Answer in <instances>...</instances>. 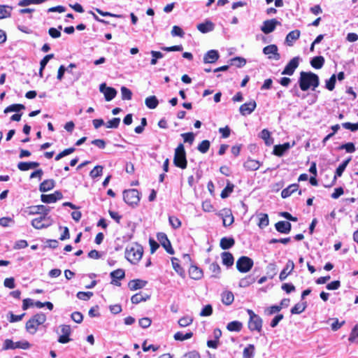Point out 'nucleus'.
<instances>
[{
  "instance_id": "63",
  "label": "nucleus",
  "mask_w": 358,
  "mask_h": 358,
  "mask_svg": "<svg viewBox=\"0 0 358 358\" xmlns=\"http://www.w3.org/2000/svg\"><path fill=\"white\" fill-rule=\"evenodd\" d=\"M120 122V119L119 117H114L112 120L108 121L106 122L107 128H117Z\"/></svg>"
},
{
  "instance_id": "48",
  "label": "nucleus",
  "mask_w": 358,
  "mask_h": 358,
  "mask_svg": "<svg viewBox=\"0 0 358 358\" xmlns=\"http://www.w3.org/2000/svg\"><path fill=\"white\" fill-rule=\"evenodd\" d=\"M350 161V158L348 159L347 160L344 161L341 164L338 166V167L336 169V174L334 178H336V177H340L342 176L343 171H345L346 166H348V163Z\"/></svg>"
},
{
  "instance_id": "60",
  "label": "nucleus",
  "mask_w": 358,
  "mask_h": 358,
  "mask_svg": "<svg viewBox=\"0 0 358 358\" xmlns=\"http://www.w3.org/2000/svg\"><path fill=\"white\" fill-rule=\"evenodd\" d=\"M150 54L152 57L150 61L151 65H155L157 62V59L163 57V54L158 51L152 50Z\"/></svg>"
},
{
  "instance_id": "56",
  "label": "nucleus",
  "mask_w": 358,
  "mask_h": 358,
  "mask_svg": "<svg viewBox=\"0 0 358 358\" xmlns=\"http://www.w3.org/2000/svg\"><path fill=\"white\" fill-rule=\"evenodd\" d=\"M336 80V76L335 74H333L329 80H326V88L329 91H332L335 87Z\"/></svg>"
},
{
  "instance_id": "22",
  "label": "nucleus",
  "mask_w": 358,
  "mask_h": 358,
  "mask_svg": "<svg viewBox=\"0 0 358 358\" xmlns=\"http://www.w3.org/2000/svg\"><path fill=\"white\" fill-rule=\"evenodd\" d=\"M148 282L141 279H135L130 280L128 283V287L130 290L135 291L145 287Z\"/></svg>"
},
{
  "instance_id": "32",
  "label": "nucleus",
  "mask_w": 358,
  "mask_h": 358,
  "mask_svg": "<svg viewBox=\"0 0 358 358\" xmlns=\"http://www.w3.org/2000/svg\"><path fill=\"white\" fill-rule=\"evenodd\" d=\"M150 298V296L147 294H143L142 292L137 293L133 295L131 298V301L133 303L137 304L141 301H145Z\"/></svg>"
},
{
  "instance_id": "31",
  "label": "nucleus",
  "mask_w": 358,
  "mask_h": 358,
  "mask_svg": "<svg viewBox=\"0 0 358 358\" xmlns=\"http://www.w3.org/2000/svg\"><path fill=\"white\" fill-rule=\"evenodd\" d=\"M257 217L259 219L258 226L261 229H264L269 224L268 216L266 213H258Z\"/></svg>"
},
{
  "instance_id": "14",
  "label": "nucleus",
  "mask_w": 358,
  "mask_h": 358,
  "mask_svg": "<svg viewBox=\"0 0 358 358\" xmlns=\"http://www.w3.org/2000/svg\"><path fill=\"white\" fill-rule=\"evenodd\" d=\"M279 24H280V22L276 19L265 20L261 27V31L265 34H270L273 32L275 30L276 26Z\"/></svg>"
},
{
  "instance_id": "8",
  "label": "nucleus",
  "mask_w": 358,
  "mask_h": 358,
  "mask_svg": "<svg viewBox=\"0 0 358 358\" xmlns=\"http://www.w3.org/2000/svg\"><path fill=\"white\" fill-rule=\"evenodd\" d=\"M31 344L27 341H21L17 342H13L10 339H6L3 343V350H14V349H23L27 350L30 348Z\"/></svg>"
},
{
  "instance_id": "10",
  "label": "nucleus",
  "mask_w": 358,
  "mask_h": 358,
  "mask_svg": "<svg viewBox=\"0 0 358 358\" xmlns=\"http://www.w3.org/2000/svg\"><path fill=\"white\" fill-rule=\"evenodd\" d=\"M263 53L267 56L270 60L278 61L281 57L278 52V48L276 45H268L263 48Z\"/></svg>"
},
{
  "instance_id": "37",
  "label": "nucleus",
  "mask_w": 358,
  "mask_h": 358,
  "mask_svg": "<svg viewBox=\"0 0 358 358\" xmlns=\"http://www.w3.org/2000/svg\"><path fill=\"white\" fill-rule=\"evenodd\" d=\"M12 11V7L0 5V20L9 17Z\"/></svg>"
},
{
  "instance_id": "20",
  "label": "nucleus",
  "mask_w": 358,
  "mask_h": 358,
  "mask_svg": "<svg viewBox=\"0 0 358 358\" xmlns=\"http://www.w3.org/2000/svg\"><path fill=\"white\" fill-rule=\"evenodd\" d=\"M295 144L294 141L291 145L289 143H285L282 145H277L274 146L273 154L276 156H282L283 154L288 150L291 147Z\"/></svg>"
},
{
  "instance_id": "46",
  "label": "nucleus",
  "mask_w": 358,
  "mask_h": 358,
  "mask_svg": "<svg viewBox=\"0 0 358 358\" xmlns=\"http://www.w3.org/2000/svg\"><path fill=\"white\" fill-rule=\"evenodd\" d=\"M306 308V303H298L292 309V314H300L305 310Z\"/></svg>"
},
{
  "instance_id": "4",
  "label": "nucleus",
  "mask_w": 358,
  "mask_h": 358,
  "mask_svg": "<svg viewBox=\"0 0 358 358\" xmlns=\"http://www.w3.org/2000/svg\"><path fill=\"white\" fill-rule=\"evenodd\" d=\"M186 153L182 144H180L175 150L173 164L182 169L187 167Z\"/></svg>"
},
{
  "instance_id": "5",
  "label": "nucleus",
  "mask_w": 358,
  "mask_h": 358,
  "mask_svg": "<svg viewBox=\"0 0 358 358\" xmlns=\"http://www.w3.org/2000/svg\"><path fill=\"white\" fill-rule=\"evenodd\" d=\"M53 220L50 216L41 214L39 217L33 219L31 221L32 227L36 229L48 228L51 226Z\"/></svg>"
},
{
  "instance_id": "53",
  "label": "nucleus",
  "mask_w": 358,
  "mask_h": 358,
  "mask_svg": "<svg viewBox=\"0 0 358 358\" xmlns=\"http://www.w3.org/2000/svg\"><path fill=\"white\" fill-rule=\"evenodd\" d=\"M103 166H96L90 173V176L92 178H97L102 175L103 173Z\"/></svg>"
},
{
  "instance_id": "24",
  "label": "nucleus",
  "mask_w": 358,
  "mask_h": 358,
  "mask_svg": "<svg viewBox=\"0 0 358 358\" xmlns=\"http://www.w3.org/2000/svg\"><path fill=\"white\" fill-rule=\"evenodd\" d=\"M214 27V24L212 22L207 20L203 23L197 24L196 28L200 32L206 34L213 31Z\"/></svg>"
},
{
  "instance_id": "45",
  "label": "nucleus",
  "mask_w": 358,
  "mask_h": 358,
  "mask_svg": "<svg viewBox=\"0 0 358 358\" xmlns=\"http://www.w3.org/2000/svg\"><path fill=\"white\" fill-rule=\"evenodd\" d=\"M234 185L229 181L227 182L226 187L221 192V197L225 199L233 192Z\"/></svg>"
},
{
  "instance_id": "25",
  "label": "nucleus",
  "mask_w": 358,
  "mask_h": 358,
  "mask_svg": "<svg viewBox=\"0 0 358 358\" xmlns=\"http://www.w3.org/2000/svg\"><path fill=\"white\" fill-rule=\"evenodd\" d=\"M301 32L296 29L290 31L286 36L285 42L289 46H292L294 42L300 37Z\"/></svg>"
},
{
  "instance_id": "18",
  "label": "nucleus",
  "mask_w": 358,
  "mask_h": 358,
  "mask_svg": "<svg viewBox=\"0 0 358 358\" xmlns=\"http://www.w3.org/2000/svg\"><path fill=\"white\" fill-rule=\"evenodd\" d=\"M125 273L123 269H117L110 273V277L112 278L111 284L115 285L116 286H120V282H118V280H122L124 278Z\"/></svg>"
},
{
  "instance_id": "41",
  "label": "nucleus",
  "mask_w": 358,
  "mask_h": 358,
  "mask_svg": "<svg viewBox=\"0 0 358 358\" xmlns=\"http://www.w3.org/2000/svg\"><path fill=\"white\" fill-rule=\"evenodd\" d=\"M277 265L275 263H270L266 267L267 277L272 279L277 274Z\"/></svg>"
},
{
  "instance_id": "40",
  "label": "nucleus",
  "mask_w": 358,
  "mask_h": 358,
  "mask_svg": "<svg viewBox=\"0 0 358 358\" xmlns=\"http://www.w3.org/2000/svg\"><path fill=\"white\" fill-rule=\"evenodd\" d=\"M222 263L223 264L230 266H232L234 264V257L233 255L229 253L224 252L222 254Z\"/></svg>"
},
{
  "instance_id": "54",
  "label": "nucleus",
  "mask_w": 358,
  "mask_h": 358,
  "mask_svg": "<svg viewBox=\"0 0 358 358\" xmlns=\"http://www.w3.org/2000/svg\"><path fill=\"white\" fill-rule=\"evenodd\" d=\"M231 62L232 65H234L238 68L242 67L245 65L246 60L240 57H236L231 59Z\"/></svg>"
},
{
  "instance_id": "50",
  "label": "nucleus",
  "mask_w": 358,
  "mask_h": 358,
  "mask_svg": "<svg viewBox=\"0 0 358 358\" xmlns=\"http://www.w3.org/2000/svg\"><path fill=\"white\" fill-rule=\"evenodd\" d=\"M193 322V318L190 316H184L178 320V324L181 327H186L190 325Z\"/></svg>"
},
{
  "instance_id": "26",
  "label": "nucleus",
  "mask_w": 358,
  "mask_h": 358,
  "mask_svg": "<svg viewBox=\"0 0 358 358\" xmlns=\"http://www.w3.org/2000/svg\"><path fill=\"white\" fill-rule=\"evenodd\" d=\"M39 166V163L35 162H20L17 164V168L22 171H25L29 169H35Z\"/></svg>"
},
{
  "instance_id": "11",
  "label": "nucleus",
  "mask_w": 358,
  "mask_h": 358,
  "mask_svg": "<svg viewBox=\"0 0 358 358\" xmlns=\"http://www.w3.org/2000/svg\"><path fill=\"white\" fill-rule=\"evenodd\" d=\"M218 215L222 217L223 225L224 227L230 226L234 221V217L232 215L231 210L228 208H224L218 213Z\"/></svg>"
},
{
  "instance_id": "34",
  "label": "nucleus",
  "mask_w": 358,
  "mask_h": 358,
  "mask_svg": "<svg viewBox=\"0 0 358 358\" xmlns=\"http://www.w3.org/2000/svg\"><path fill=\"white\" fill-rule=\"evenodd\" d=\"M299 185L297 184L290 185L287 188L284 189L281 192V196L282 198L289 197L292 193L297 191Z\"/></svg>"
},
{
  "instance_id": "1",
  "label": "nucleus",
  "mask_w": 358,
  "mask_h": 358,
  "mask_svg": "<svg viewBox=\"0 0 358 358\" xmlns=\"http://www.w3.org/2000/svg\"><path fill=\"white\" fill-rule=\"evenodd\" d=\"M319 85V77L312 72L302 71L300 73L299 86L301 90L306 91L310 87L315 90Z\"/></svg>"
},
{
  "instance_id": "33",
  "label": "nucleus",
  "mask_w": 358,
  "mask_h": 358,
  "mask_svg": "<svg viewBox=\"0 0 358 358\" xmlns=\"http://www.w3.org/2000/svg\"><path fill=\"white\" fill-rule=\"evenodd\" d=\"M145 106L150 109H155L159 104V101L155 96H150L145 100Z\"/></svg>"
},
{
  "instance_id": "29",
  "label": "nucleus",
  "mask_w": 358,
  "mask_h": 358,
  "mask_svg": "<svg viewBox=\"0 0 358 358\" xmlns=\"http://www.w3.org/2000/svg\"><path fill=\"white\" fill-rule=\"evenodd\" d=\"M55 187V181L52 179L45 180L41 183L39 190L42 192H48Z\"/></svg>"
},
{
  "instance_id": "30",
  "label": "nucleus",
  "mask_w": 358,
  "mask_h": 358,
  "mask_svg": "<svg viewBox=\"0 0 358 358\" xmlns=\"http://www.w3.org/2000/svg\"><path fill=\"white\" fill-rule=\"evenodd\" d=\"M234 300V294L230 291H224L222 294V301L227 306L231 305Z\"/></svg>"
},
{
  "instance_id": "43",
  "label": "nucleus",
  "mask_w": 358,
  "mask_h": 358,
  "mask_svg": "<svg viewBox=\"0 0 358 358\" xmlns=\"http://www.w3.org/2000/svg\"><path fill=\"white\" fill-rule=\"evenodd\" d=\"M25 108L24 106L20 103H15L10 105L4 109L5 113H8L10 112H18L21 110H24Z\"/></svg>"
},
{
  "instance_id": "61",
  "label": "nucleus",
  "mask_w": 358,
  "mask_h": 358,
  "mask_svg": "<svg viewBox=\"0 0 358 358\" xmlns=\"http://www.w3.org/2000/svg\"><path fill=\"white\" fill-rule=\"evenodd\" d=\"M169 221L173 229H178L181 226V221L177 217L170 216Z\"/></svg>"
},
{
  "instance_id": "27",
  "label": "nucleus",
  "mask_w": 358,
  "mask_h": 358,
  "mask_svg": "<svg viewBox=\"0 0 358 358\" xmlns=\"http://www.w3.org/2000/svg\"><path fill=\"white\" fill-rule=\"evenodd\" d=\"M244 167L248 171H256L260 166V163L259 161L248 159L247 161L243 164Z\"/></svg>"
},
{
  "instance_id": "2",
  "label": "nucleus",
  "mask_w": 358,
  "mask_h": 358,
  "mask_svg": "<svg viewBox=\"0 0 358 358\" xmlns=\"http://www.w3.org/2000/svg\"><path fill=\"white\" fill-rule=\"evenodd\" d=\"M143 254V247L136 243L129 244L125 249V257L133 264H136L141 259Z\"/></svg>"
},
{
  "instance_id": "6",
  "label": "nucleus",
  "mask_w": 358,
  "mask_h": 358,
  "mask_svg": "<svg viewBox=\"0 0 358 358\" xmlns=\"http://www.w3.org/2000/svg\"><path fill=\"white\" fill-rule=\"evenodd\" d=\"M247 312L250 316L248 322V328L251 331H261L262 327V318L255 314L253 310L248 309Z\"/></svg>"
},
{
  "instance_id": "51",
  "label": "nucleus",
  "mask_w": 358,
  "mask_h": 358,
  "mask_svg": "<svg viewBox=\"0 0 358 358\" xmlns=\"http://www.w3.org/2000/svg\"><path fill=\"white\" fill-rule=\"evenodd\" d=\"M121 96L123 100H131L132 96L131 91L127 87L122 86L121 87Z\"/></svg>"
},
{
  "instance_id": "42",
  "label": "nucleus",
  "mask_w": 358,
  "mask_h": 358,
  "mask_svg": "<svg viewBox=\"0 0 358 358\" xmlns=\"http://www.w3.org/2000/svg\"><path fill=\"white\" fill-rule=\"evenodd\" d=\"M234 245V240L232 238H222L220 241V247L227 250Z\"/></svg>"
},
{
  "instance_id": "55",
  "label": "nucleus",
  "mask_w": 358,
  "mask_h": 358,
  "mask_svg": "<svg viewBox=\"0 0 358 358\" xmlns=\"http://www.w3.org/2000/svg\"><path fill=\"white\" fill-rule=\"evenodd\" d=\"M349 341L352 343L358 344V327L355 326L350 335Z\"/></svg>"
},
{
  "instance_id": "12",
  "label": "nucleus",
  "mask_w": 358,
  "mask_h": 358,
  "mask_svg": "<svg viewBox=\"0 0 358 358\" xmlns=\"http://www.w3.org/2000/svg\"><path fill=\"white\" fill-rule=\"evenodd\" d=\"M99 91L103 94L105 99L107 101H110L117 94L116 90L111 87H107L106 83L100 85Z\"/></svg>"
},
{
  "instance_id": "59",
  "label": "nucleus",
  "mask_w": 358,
  "mask_h": 358,
  "mask_svg": "<svg viewBox=\"0 0 358 358\" xmlns=\"http://www.w3.org/2000/svg\"><path fill=\"white\" fill-rule=\"evenodd\" d=\"M62 29V26H59L58 27V29H56V28H50L49 30H48V34L49 35L53 38H57L59 37H60L61 36V32H60V30Z\"/></svg>"
},
{
  "instance_id": "49",
  "label": "nucleus",
  "mask_w": 358,
  "mask_h": 358,
  "mask_svg": "<svg viewBox=\"0 0 358 358\" xmlns=\"http://www.w3.org/2000/svg\"><path fill=\"white\" fill-rule=\"evenodd\" d=\"M178 259L176 257L171 258V262L173 269L177 272L180 275L182 276L184 274L183 269L180 267Z\"/></svg>"
},
{
  "instance_id": "64",
  "label": "nucleus",
  "mask_w": 358,
  "mask_h": 358,
  "mask_svg": "<svg viewBox=\"0 0 358 358\" xmlns=\"http://www.w3.org/2000/svg\"><path fill=\"white\" fill-rule=\"evenodd\" d=\"M340 150H345L347 152L352 153L355 151V147L354 143H348L345 144H343L339 147Z\"/></svg>"
},
{
  "instance_id": "58",
  "label": "nucleus",
  "mask_w": 358,
  "mask_h": 358,
  "mask_svg": "<svg viewBox=\"0 0 358 358\" xmlns=\"http://www.w3.org/2000/svg\"><path fill=\"white\" fill-rule=\"evenodd\" d=\"M213 313V308L212 306L208 304L205 306L202 310H201L199 315L201 317H207L211 315Z\"/></svg>"
},
{
  "instance_id": "52",
  "label": "nucleus",
  "mask_w": 358,
  "mask_h": 358,
  "mask_svg": "<svg viewBox=\"0 0 358 358\" xmlns=\"http://www.w3.org/2000/svg\"><path fill=\"white\" fill-rule=\"evenodd\" d=\"M24 315H25V313H22L21 315H14L12 312H9L7 315V318L10 322L13 323V322L21 321Z\"/></svg>"
},
{
  "instance_id": "47",
  "label": "nucleus",
  "mask_w": 358,
  "mask_h": 358,
  "mask_svg": "<svg viewBox=\"0 0 358 358\" xmlns=\"http://www.w3.org/2000/svg\"><path fill=\"white\" fill-rule=\"evenodd\" d=\"M210 145V143L209 141L203 140L199 144L197 149L200 152L204 154L209 150Z\"/></svg>"
},
{
  "instance_id": "44",
  "label": "nucleus",
  "mask_w": 358,
  "mask_h": 358,
  "mask_svg": "<svg viewBox=\"0 0 358 358\" xmlns=\"http://www.w3.org/2000/svg\"><path fill=\"white\" fill-rule=\"evenodd\" d=\"M193 334L192 332H187L186 334H183L180 331H178L174 334V339L176 341H183L187 339H189L192 337Z\"/></svg>"
},
{
  "instance_id": "15",
  "label": "nucleus",
  "mask_w": 358,
  "mask_h": 358,
  "mask_svg": "<svg viewBox=\"0 0 358 358\" xmlns=\"http://www.w3.org/2000/svg\"><path fill=\"white\" fill-rule=\"evenodd\" d=\"M157 240L163 246V248L166 250V251L171 255L174 253V250L171 247V242L169 241L166 234L160 232L157 235Z\"/></svg>"
},
{
  "instance_id": "36",
  "label": "nucleus",
  "mask_w": 358,
  "mask_h": 358,
  "mask_svg": "<svg viewBox=\"0 0 358 358\" xmlns=\"http://www.w3.org/2000/svg\"><path fill=\"white\" fill-rule=\"evenodd\" d=\"M243 327V324L239 321H233L227 325V329L229 331H236L238 332L241 330Z\"/></svg>"
},
{
  "instance_id": "3",
  "label": "nucleus",
  "mask_w": 358,
  "mask_h": 358,
  "mask_svg": "<svg viewBox=\"0 0 358 358\" xmlns=\"http://www.w3.org/2000/svg\"><path fill=\"white\" fill-rule=\"evenodd\" d=\"M46 321V316L44 313H40L32 316L25 324L27 331L30 334H35L38 327Z\"/></svg>"
},
{
  "instance_id": "19",
  "label": "nucleus",
  "mask_w": 358,
  "mask_h": 358,
  "mask_svg": "<svg viewBox=\"0 0 358 358\" xmlns=\"http://www.w3.org/2000/svg\"><path fill=\"white\" fill-rule=\"evenodd\" d=\"M294 263L292 260H288L285 268L280 272L279 278L281 281L285 280L287 277L293 271Z\"/></svg>"
},
{
  "instance_id": "35",
  "label": "nucleus",
  "mask_w": 358,
  "mask_h": 358,
  "mask_svg": "<svg viewBox=\"0 0 358 358\" xmlns=\"http://www.w3.org/2000/svg\"><path fill=\"white\" fill-rule=\"evenodd\" d=\"M324 64V58L322 56H317L312 59L310 61L311 66L316 69H321Z\"/></svg>"
},
{
  "instance_id": "62",
  "label": "nucleus",
  "mask_w": 358,
  "mask_h": 358,
  "mask_svg": "<svg viewBox=\"0 0 358 358\" xmlns=\"http://www.w3.org/2000/svg\"><path fill=\"white\" fill-rule=\"evenodd\" d=\"M76 296L80 300L87 301L93 296V293L92 292H78Z\"/></svg>"
},
{
  "instance_id": "17",
  "label": "nucleus",
  "mask_w": 358,
  "mask_h": 358,
  "mask_svg": "<svg viewBox=\"0 0 358 358\" xmlns=\"http://www.w3.org/2000/svg\"><path fill=\"white\" fill-rule=\"evenodd\" d=\"M62 198V194L60 192L56 191L53 194H42L41 199L42 202L46 203H51L56 202L58 199Z\"/></svg>"
},
{
  "instance_id": "38",
  "label": "nucleus",
  "mask_w": 358,
  "mask_h": 358,
  "mask_svg": "<svg viewBox=\"0 0 358 358\" xmlns=\"http://www.w3.org/2000/svg\"><path fill=\"white\" fill-rule=\"evenodd\" d=\"M255 345L249 344L243 352V358H252L255 355Z\"/></svg>"
},
{
  "instance_id": "39",
  "label": "nucleus",
  "mask_w": 358,
  "mask_h": 358,
  "mask_svg": "<svg viewBox=\"0 0 358 358\" xmlns=\"http://www.w3.org/2000/svg\"><path fill=\"white\" fill-rule=\"evenodd\" d=\"M259 137L262 138L265 141V143L268 145H270L273 143V139L271 138V133L266 129H263L260 132Z\"/></svg>"
},
{
  "instance_id": "57",
  "label": "nucleus",
  "mask_w": 358,
  "mask_h": 358,
  "mask_svg": "<svg viewBox=\"0 0 358 358\" xmlns=\"http://www.w3.org/2000/svg\"><path fill=\"white\" fill-rule=\"evenodd\" d=\"M210 271L212 272V276L217 278L220 273V267L217 263H212L209 266Z\"/></svg>"
},
{
  "instance_id": "23",
  "label": "nucleus",
  "mask_w": 358,
  "mask_h": 358,
  "mask_svg": "<svg viewBox=\"0 0 358 358\" xmlns=\"http://www.w3.org/2000/svg\"><path fill=\"white\" fill-rule=\"evenodd\" d=\"M276 230L282 234H287L291 231V224L285 221H280L275 224Z\"/></svg>"
},
{
  "instance_id": "7",
  "label": "nucleus",
  "mask_w": 358,
  "mask_h": 358,
  "mask_svg": "<svg viewBox=\"0 0 358 358\" xmlns=\"http://www.w3.org/2000/svg\"><path fill=\"white\" fill-rule=\"evenodd\" d=\"M124 201L130 206H136L140 201V193L137 189L125 190L123 192Z\"/></svg>"
},
{
  "instance_id": "16",
  "label": "nucleus",
  "mask_w": 358,
  "mask_h": 358,
  "mask_svg": "<svg viewBox=\"0 0 358 358\" xmlns=\"http://www.w3.org/2000/svg\"><path fill=\"white\" fill-rule=\"evenodd\" d=\"M256 107V101L252 100L249 102L242 104L239 108V111L242 115L245 116L251 114L255 110Z\"/></svg>"
},
{
  "instance_id": "9",
  "label": "nucleus",
  "mask_w": 358,
  "mask_h": 358,
  "mask_svg": "<svg viewBox=\"0 0 358 358\" xmlns=\"http://www.w3.org/2000/svg\"><path fill=\"white\" fill-rule=\"evenodd\" d=\"M253 266V261L248 257L243 256L236 262V268L241 273L248 272Z\"/></svg>"
},
{
  "instance_id": "13",
  "label": "nucleus",
  "mask_w": 358,
  "mask_h": 358,
  "mask_svg": "<svg viewBox=\"0 0 358 358\" xmlns=\"http://www.w3.org/2000/svg\"><path fill=\"white\" fill-rule=\"evenodd\" d=\"M299 57H295L292 58L285 67L284 70L282 72V74L292 76L294 73L296 69L299 66Z\"/></svg>"
},
{
  "instance_id": "21",
  "label": "nucleus",
  "mask_w": 358,
  "mask_h": 358,
  "mask_svg": "<svg viewBox=\"0 0 358 358\" xmlns=\"http://www.w3.org/2000/svg\"><path fill=\"white\" fill-rule=\"evenodd\" d=\"M219 59V53L215 50L208 51L203 56V62L206 64L215 63Z\"/></svg>"
},
{
  "instance_id": "28",
  "label": "nucleus",
  "mask_w": 358,
  "mask_h": 358,
  "mask_svg": "<svg viewBox=\"0 0 358 358\" xmlns=\"http://www.w3.org/2000/svg\"><path fill=\"white\" fill-rule=\"evenodd\" d=\"M189 277L194 280H199L203 276L202 271L196 266H192L189 269Z\"/></svg>"
}]
</instances>
